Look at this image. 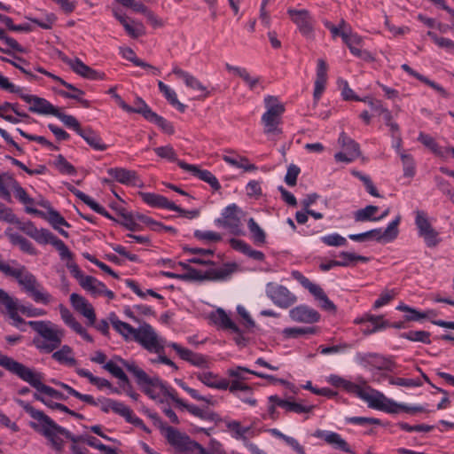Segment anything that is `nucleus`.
I'll return each instance as SVG.
<instances>
[{"instance_id":"1","label":"nucleus","mask_w":454,"mask_h":454,"mask_svg":"<svg viewBox=\"0 0 454 454\" xmlns=\"http://www.w3.org/2000/svg\"><path fill=\"white\" fill-rule=\"evenodd\" d=\"M16 402L31 418L38 422H30V427L45 436L56 450H61L63 448V440L59 436V434H62L72 442V454H88V449L80 444V442H84V435L75 436L72 434L71 432L56 424L43 411L35 409L23 400L17 399Z\"/></svg>"},{"instance_id":"2","label":"nucleus","mask_w":454,"mask_h":454,"mask_svg":"<svg viewBox=\"0 0 454 454\" xmlns=\"http://www.w3.org/2000/svg\"><path fill=\"white\" fill-rule=\"evenodd\" d=\"M109 319L113 327L125 340L132 338L149 351L160 353L163 350V346L159 343L158 335L151 325L143 322L139 328H134L129 324L119 320L115 314H111Z\"/></svg>"},{"instance_id":"3","label":"nucleus","mask_w":454,"mask_h":454,"mask_svg":"<svg viewBox=\"0 0 454 454\" xmlns=\"http://www.w3.org/2000/svg\"><path fill=\"white\" fill-rule=\"evenodd\" d=\"M0 271L8 277L14 278L21 289L35 302L48 304L51 301V294L43 291V287L35 276L29 272L25 266L14 269L0 260Z\"/></svg>"},{"instance_id":"4","label":"nucleus","mask_w":454,"mask_h":454,"mask_svg":"<svg viewBox=\"0 0 454 454\" xmlns=\"http://www.w3.org/2000/svg\"><path fill=\"white\" fill-rule=\"evenodd\" d=\"M33 330L47 341L34 340L36 348L46 353H51L58 348L64 337V330L51 321H29L27 323Z\"/></svg>"},{"instance_id":"5","label":"nucleus","mask_w":454,"mask_h":454,"mask_svg":"<svg viewBox=\"0 0 454 454\" xmlns=\"http://www.w3.org/2000/svg\"><path fill=\"white\" fill-rule=\"evenodd\" d=\"M116 361L120 362L129 372H131L136 380L138 386L145 384L160 388L164 395L168 396L174 402L177 398L176 393L174 389H170L167 385L162 382L158 377H150L143 369L138 367L135 362H129L122 359L121 356L114 357Z\"/></svg>"},{"instance_id":"6","label":"nucleus","mask_w":454,"mask_h":454,"mask_svg":"<svg viewBox=\"0 0 454 454\" xmlns=\"http://www.w3.org/2000/svg\"><path fill=\"white\" fill-rule=\"evenodd\" d=\"M267 111L262 116V121L264 124V132L268 135L278 136L282 134L279 128L281 123V114L285 111L283 105L278 103L277 98L268 96L264 99Z\"/></svg>"},{"instance_id":"7","label":"nucleus","mask_w":454,"mask_h":454,"mask_svg":"<svg viewBox=\"0 0 454 454\" xmlns=\"http://www.w3.org/2000/svg\"><path fill=\"white\" fill-rule=\"evenodd\" d=\"M237 269L238 265L236 263H225L223 268L209 270L204 273L195 268H192L186 273L180 275V280L197 282L223 280L230 277Z\"/></svg>"},{"instance_id":"8","label":"nucleus","mask_w":454,"mask_h":454,"mask_svg":"<svg viewBox=\"0 0 454 454\" xmlns=\"http://www.w3.org/2000/svg\"><path fill=\"white\" fill-rule=\"evenodd\" d=\"M12 188L15 197L23 204H33L34 200L30 198L24 188L17 182V180L8 172L0 175V195L7 202H12V196L8 190Z\"/></svg>"},{"instance_id":"9","label":"nucleus","mask_w":454,"mask_h":454,"mask_svg":"<svg viewBox=\"0 0 454 454\" xmlns=\"http://www.w3.org/2000/svg\"><path fill=\"white\" fill-rule=\"evenodd\" d=\"M401 221V216L398 215L393 220L388 226L381 232L380 229H373L359 234H350L348 238L354 241L363 242L369 239H374L377 241H392L394 240L398 233V225Z\"/></svg>"},{"instance_id":"10","label":"nucleus","mask_w":454,"mask_h":454,"mask_svg":"<svg viewBox=\"0 0 454 454\" xmlns=\"http://www.w3.org/2000/svg\"><path fill=\"white\" fill-rule=\"evenodd\" d=\"M21 370H18V377L28 383L32 387L36 389V393L42 395H47L52 399L55 397L56 389L43 383V374L33 371L28 367H20Z\"/></svg>"},{"instance_id":"11","label":"nucleus","mask_w":454,"mask_h":454,"mask_svg":"<svg viewBox=\"0 0 454 454\" xmlns=\"http://www.w3.org/2000/svg\"><path fill=\"white\" fill-rule=\"evenodd\" d=\"M241 214V209L236 204H231L224 208L222 217L217 218L215 223L228 229L233 235H240L242 233Z\"/></svg>"},{"instance_id":"12","label":"nucleus","mask_w":454,"mask_h":454,"mask_svg":"<svg viewBox=\"0 0 454 454\" xmlns=\"http://www.w3.org/2000/svg\"><path fill=\"white\" fill-rule=\"evenodd\" d=\"M287 14L290 16L292 21L297 26L300 33L310 37L314 32V20L310 12L306 9H293L287 10Z\"/></svg>"},{"instance_id":"13","label":"nucleus","mask_w":454,"mask_h":454,"mask_svg":"<svg viewBox=\"0 0 454 454\" xmlns=\"http://www.w3.org/2000/svg\"><path fill=\"white\" fill-rule=\"evenodd\" d=\"M267 295L271 301L281 308H288L296 301V297L286 287L269 283L266 289Z\"/></svg>"},{"instance_id":"14","label":"nucleus","mask_w":454,"mask_h":454,"mask_svg":"<svg viewBox=\"0 0 454 454\" xmlns=\"http://www.w3.org/2000/svg\"><path fill=\"white\" fill-rule=\"evenodd\" d=\"M19 96L26 103L29 104L28 110L32 113H36L43 115H53V113L57 108L45 98L35 95L24 94L21 91Z\"/></svg>"},{"instance_id":"15","label":"nucleus","mask_w":454,"mask_h":454,"mask_svg":"<svg viewBox=\"0 0 454 454\" xmlns=\"http://www.w3.org/2000/svg\"><path fill=\"white\" fill-rule=\"evenodd\" d=\"M168 442L179 452H189L192 439L173 427H168L165 431Z\"/></svg>"},{"instance_id":"16","label":"nucleus","mask_w":454,"mask_h":454,"mask_svg":"<svg viewBox=\"0 0 454 454\" xmlns=\"http://www.w3.org/2000/svg\"><path fill=\"white\" fill-rule=\"evenodd\" d=\"M138 195L141 197L145 203L151 207L168 208L178 213L184 212V209L176 206L174 202L169 201L166 197L162 195L144 192H139Z\"/></svg>"},{"instance_id":"17","label":"nucleus","mask_w":454,"mask_h":454,"mask_svg":"<svg viewBox=\"0 0 454 454\" xmlns=\"http://www.w3.org/2000/svg\"><path fill=\"white\" fill-rule=\"evenodd\" d=\"M70 302L73 308L88 319L89 325H94L96 323V314L92 305L82 295L72 294Z\"/></svg>"},{"instance_id":"18","label":"nucleus","mask_w":454,"mask_h":454,"mask_svg":"<svg viewBox=\"0 0 454 454\" xmlns=\"http://www.w3.org/2000/svg\"><path fill=\"white\" fill-rule=\"evenodd\" d=\"M178 166L190 173H192L194 176L199 179L207 183L211 188L215 191H218L221 189V185L217 180V178L208 170L200 169L196 165L188 164L184 161H178Z\"/></svg>"},{"instance_id":"19","label":"nucleus","mask_w":454,"mask_h":454,"mask_svg":"<svg viewBox=\"0 0 454 454\" xmlns=\"http://www.w3.org/2000/svg\"><path fill=\"white\" fill-rule=\"evenodd\" d=\"M0 304L5 307L9 317L14 321V325L19 326L20 324H24V319L19 316L20 306L19 301L10 296L7 292L0 288Z\"/></svg>"},{"instance_id":"20","label":"nucleus","mask_w":454,"mask_h":454,"mask_svg":"<svg viewBox=\"0 0 454 454\" xmlns=\"http://www.w3.org/2000/svg\"><path fill=\"white\" fill-rule=\"evenodd\" d=\"M48 77H51V79L59 82L61 85H63L64 87H66L67 89L70 90L71 91H75L76 94H70V92H67V91H65V90H59L58 93L63 97V98H72V99H74L76 101H78L79 103H81V105L84 107V108H89L90 104V101H88L87 99H84L82 98V96L84 95V91L76 88L75 86H74L73 84L66 82L65 80H63L61 77L59 76H57L51 73L48 74Z\"/></svg>"},{"instance_id":"21","label":"nucleus","mask_w":454,"mask_h":454,"mask_svg":"<svg viewBox=\"0 0 454 454\" xmlns=\"http://www.w3.org/2000/svg\"><path fill=\"white\" fill-rule=\"evenodd\" d=\"M289 314L293 320L307 324L316 323L320 318V315L317 310L304 305L292 309Z\"/></svg>"},{"instance_id":"22","label":"nucleus","mask_w":454,"mask_h":454,"mask_svg":"<svg viewBox=\"0 0 454 454\" xmlns=\"http://www.w3.org/2000/svg\"><path fill=\"white\" fill-rule=\"evenodd\" d=\"M270 403H276L278 406L284 408L287 412H294L297 414L309 413L314 410L315 405H303L301 403L294 401L284 400L278 395H270L269 397Z\"/></svg>"},{"instance_id":"23","label":"nucleus","mask_w":454,"mask_h":454,"mask_svg":"<svg viewBox=\"0 0 454 454\" xmlns=\"http://www.w3.org/2000/svg\"><path fill=\"white\" fill-rule=\"evenodd\" d=\"M168 346L172 348L183 360L199 367H204L207 365V359L202 355L194 353L175 342L170 343Z\"/></svg>"},{"instance_id":"24","label":"nucleus","mask_w":454,"mask_h":454,"mask_svg":"<svg viewBox=\"0 0 454 454\" xmlns=\"http://www.w3.org/2000/svg\"><path fill=\"white\" fill-rule=\"evenodd\" d=\"M172 73L183 79L184 84L192 90H197L202 91L204 93L203 97L207 98L209 95V91L207 90V87L202 84V82L197 79L195 76L191 74L188 72L182 70L178 67H175L172 70Z\"/></svg>"},{"instance_id":"25","label":"nucleus","mask_w":454,"mask_h":454,"mask_svg":"<svg viewBox=\"0 0 454 454\" xmlns=\"http://www.w3.org/2000/svg\"><path fill=\"white\" fill-rule=\"evenodd\" d=\"M196 378L208 387L225 390L229 387V381L211 372H202L195 374Z\"/></svg>"},{"instance_id":"26","label":"nucleus","mask_w":454,"mask_h":454,"mask_svg":"<svg viewBox=\"0 0 454 454\" xmlns=\"http://www.w3.org/2000/svg\"><path fill=\"white\" fill-rule=\"evenodd\" d=\"M175 403L176 404H178L179 406L187 410L191 414H192L200 419L210 420V421H219L220 420L218 415L215 412L206 411L195 405L185 403L182 399H180L178 397L176 399Z\"/></svg>"},{"instance_id":"27","label":"nucleus","mask_w":454,"mask_h":454,"mask_svg":"<svg viewBox=\"0 0 454 454\" xmlns=\"http://www.w3.org/2000/svg\"><path fill=\"white\" fill-rule=\"evenodd\" d=\"M142 116L147 121L155 123L160 127L165 133L172 135L175 132L173 125L163 117L158 115L152 109H145L142 112Z\"/></svg>"},{"instance_id":"28","label":"nucleus","mask_w":454,"mask_h":454,"mask_svg":"<svg viewBox=\"0 0 454 454\" xmlns=\"http://www.w3.org/2000/svg\"><path fill=\"white\" fill-rule=\"evenodd\" d=\"M87 144L91 146L93 149L98 151H105L106 149V145L102 142L100 136L93 130L91 128L82 129L79 134Z\"/></svg>"},{"instance_id":"29","label":"nucleus","mask_w":454,"mask_h":454,"mask_svg":"<svg viewBox=\"0 0 454 454\" xmlns=\"http://www.w3.org/2000/svg\"><path fill=\"white\" fill-rule=\"evenodd\" d=\"M107 173L117 182L123 184H130L136 178L137 173L123 168H113L107 170Z\"/></svg>"},{"instance_id":"30","label":"nucleus","mask_w":454,"mask_h":454,"mask_svg":"<svg viewBox=\"0 0 454 454\" xmlns=\"http://www.w3.org/2000/svg\"><path fill=\"white\" fill-rule=\"evenodd\" d=\"M225 68L228 72H231L235 75L240 77L251 90H253L260 81L259 77H252L249 72L244 67H235L226 63Z\"/></svg>"},{"instance_id":"31","label":"nucleus","mask_w":454,"mask_h":454,"mask_svg":"<svg viewBox=\"0 0 454 454\" xmlns=\"http://www.w3.org/2000/svg\"><path fill=\"white\" fill-rule=\"evenodd\" d=\"M225 68L228 72H231L235 75L240 77L251 90H253L260 81L259 77H252L249 72L244 67H235L226 63Z\"/></svg>"},{"instance_id":"32","label":"nucleus","mask_w":454,"mask_h":454,"mask_svg":"<svg viewBox=\"0 0 454 454\" xmlns=\"http://www.w3.org/2000/svg\"><path fill=\"white\" fill-rule=\"evenodd\" d=\"M225 68L228 72H231L235 75L240 77L251 90H253L260 81L259 77H252L249 72L244 67H235L226 63Z\"/></svg>"},{"instance_id":"33","label":"nucleus","mask_w":454,"mask_h":454,"mask_svg":"<svg viewBox=\"0 0 454 454\" xmlns=\"http://www.w3.org/2000/svg\"><path fill=\"white\" fill-rule=\"evenodd\" d=\"M210 318L215 324L221 325L225 329H231L232 332L239 333V328L231 321L223 309H217L215 312L211 314Z\"/></svg>"},{"instance_id":"34","label":"nucleus","mask_w":454,"mask_h":454,"mask_svg":"<svg viewBox=\"0 0 454 454\" xmlns=\"http://www.w3.org/2000/svg\"><path fill=\"white\" fill-rule=\"evenodd\" d=\"M70 67L74 73L83 78L94 80L101 77L96 70L84 64L78 58L74 59V62L71 64Z\"/></svg>"},{"instance_id":"35","label":"nucleus","mask_w":454,"mask_h":454,"mask_svg":"<svg viewBox=\"0 0 454 454\" xmlns=\"http://www.w3.org/2000/svg\"><path fill=\"white\" fill-rule=\"evenodd\" d=\"M80 286L95 296L101 295L105 292V284L91 276H86Z\"/></svg>"},{"instance_id":"36","label":"nucleus","mask_w":454,"mask_h":454,"mask_svg":"<svg viewBox=\"0 0 454 454\" xmlns=\"http://www.w3.org/2000/svg\"><path fill=\"white\" fill-rule=\"evenodd\" d=\"M325 442L336 450L355 454L348 443L337 433L328 432L325 435Z\"/></svg>"},{"instance_id":"37","label":"nucleus","mask_w":454,"mask_h":454,"mask_svg":"<svg viewBox=\"0 0 454 454\" xmlns=\"http://www.w3.org/2000/svg\"><path fill=\"white\" fill-rule=\"evenodd\" d=\"M378 404L380 407H375L376 410L383 411L388 413H398L403 411V404L397 403L395 401L387 398L383 394H379Z\"/></svg>"},{"instance_id":"38","label":"nucleus","mask_w":454,"mask_h":454,"mask_svg":"<svg viewBox=\"0 0 454 454\" xmlns=\"http://www.w3.org/2000/svg\"><path fill=\"white\" fill-rule=\"evenodd\" d=\"M121 24L123 26L125 31L131 38H138L145 33L144 25L141 22H137L130 18H128L124 22Z\"/></svg>"},{"instance_id":"39","label":"nucleus","mask_w":454,"mask_h":454,"mask_svg":"<svg viewBox=\"0 0 454 454\" xmlns=\"http://www.w3.org/2000/svg\"><path fill=\"white\" fill-rule=\"evenodd\" d=\"M103 368L120 380L121 388L130 384L129 380L123 370L119 367L114 361L106 363Z\"/></svg>"},{"instance_id":"40","label":"nucleus","mask_w":454,"mask_h":454,"mask_svg":"<svg viewBox=\"0 0 454 454\" xmlns=\"http://www.w3.org/2000/svg\"><path fill=\"white\" fill-rule=\"evenodd\" d=\"M320 302V307L328 311L335 312L336 306L332 301L329 300L323 288L317 285V287L310 293Z\"/></svg>"},{"instance_id":"41","label":"nucleus","mask_w":454,"mask_h":454,"mask_svg":"<svg viewBox=\"0 0 454 454\" xmlns=\"http://www.w3.org/2000/svg\"><path fill=\"white\" fill-rule=\"evenodd\" d=\"M0 366L7 370L12 374H15L18 376V373L16 372L18 370H21L20 367H26L23 364L19 363L18 361L14 360L13 358L3 355L0 353ZM4 376V372L0 371V379Z\"/></svg>"},{"instance_id":"42","label":"nucleus","mask_w":454,"mask_h":454,"mask_svg":"<svg viewBox=\"0 0 454 454\" xmlns=\"http://www.w3.org/2000/svg\"><path fill=\"white\" fill-rule=\"evenodd\" d=\"M369 105L372 109H380L383 112V118L386 125L390 128L392 132H397L399 130V126L397 123L392 121L391 113L385 107H383L382 104L379 100H370Z\"/></svg>"},{"instance_id":"43","label":"nucleus","mask_w":454,"mask_h":454,"mask_svg":"<svg viewBox=\"0 0 454 454\" xmlns=\"http://www.w3.org/2000/svg\"><path fill=\"white\" fill-rule=\"evenodd\" d=\"M379 210L377 206L368 205L364 208L358 209L354 213V218L356 222H366V221H375L373 215Z\"/></svg>"},{"instance_id":"44","label":"nucleus","mask_w":454,"mask_h":454,"mask_svg":"<svg viewBox=\"0 0 454 454\" xmlns=\"http://www.w3.org/2000/svg\"><path fill=\"white\" fill-rule=\"evenodd\" d=\"M6 235L8 236L10 241L13 245L20 246V249L28 254H34L35 253V248L33 247L32 243L17 233H10L6 231Z\"/></svg>"},{"instance_id":"45","label":"nucleus","mask_w":454,"mask_h":454,"mask_svg":"<svg viewBox=\"0 0 454 454\" xmlns=\"http://www.w3.org/2000/svg\"><path fill=\"white\" fill-rule=\"evenodd\" d=\"M53 116L59 118L67 128L73 129L77 134L82 129L75 117L63 114L58 108L53 113Z\"/></svg>"},{"instance_id":"46","label":"nucleus","mask_w":454,"mask_h":454,"mask_svg":"<svg viewBox=\"0 0 454 454\" xmlns=\"http://www.w3.org/2000/svg\"><path fill=\"white\" fill-rule=\"evenodd\" d=\"M400 336L401 338L409 340L411 341L422 342L426 344L431 343V333L427 331H410L407 333H403Z\"/></svg>"},{"instance_id":"47","label":"nucleus","mask_w":454,"mask_h":454,"mask_svg":"<svg viewBox=\"0 0 454 454\" xmlns=\"http://www.w3.org/2000/svg\"><path fill=\"white\" fill-rule=\"evenodd\" d=\"M76 372L81 377L87 378L91 384L96 385L99 388H102V387L112 388V384L110 383L109 380H107L106 379L95 377L89 371L79 368V369H76Z\"/></svg>"},{"instance_id":"48","label":"nucleus","mask_w":454,"mask_h":454,"mask_svg":"<svg viewBox=\"0 0 454 454\" xmlns=\"http://www.w3.org/2000/svg\"><path fill=\"white\" fill-rule=\"evenodd\" d=\"M338 84L341 90V96L344 100H355V101H364L369 104V101L372 100L369 98H360L356 96L352 89L349 87L348 82L345 80L340 79L338 81Z\"/></svg>"},{"instance_id":"49","label":"nucleus","mask_w":454,"mask_h":454,"mask_svg":"<svg viewBox=\"0 0 454 454\" xmlns=\"http://www.w3.org/2000/svg\"><path fill=\"white\" fill-rule=\"evenodd\" d=\"M71 353L72 348L67 345H64L59 350L53 353L52 357L59 363L75 365L76 360L69 356Z\"/></svg>"},{"instance_id":"50","label":"nucleus","mask_w":454,"mask_h":454,"mask_svg":"<svg viewBox=\"0 0 454 454\" xmlns=\"http://www.w3.org/2000/svg\"><path fill=\"white\" fill-rule=\"evenodd\" d=\"M248 229L252 234L253 239L255 244L262 245L265 243L266 235L264 231L256 223V222L250 218L247 223Z\"/></svg>"},{"instance_id":"51","label":"nucleus","mask_w":454,"mask_h":454,"mask_svg":"<svg viewBox=\"0 0 454 454\" xmlns=\"http://www.w3.org/2000/svg\"><path fill=\"white\" fill-rule=\"evenodd\" d=\"M112 411L116 414L123 417L127 422L131 423L134 419L133 411L124 403L115 401L112 403Z\"/></svg>"},{"instance_id":"52","label":"nucleus","mask_w":454,"mask_h":454,"mask_svg":"<svg viewBox=\"0 0 454 454\" xmlns=\"http://www.w3.org/2000/svg\"><path fill=\"white\" fill-rule=\"evenodd\" d=\"M366 319H368L367 322H370L373 325V328L371 329L369 332H364V334H372L379 330L384 329L390 325V323L388 321L383 319V316H374L367 314Z\"/></svg>"},{"instance_id":"53","label":"nucleus","mask_w":454,"mask_h":454,"mask_svg":"<svg viewBox=\"0 0 454 454\" xmlns=\"http://www.w3.org/2000/svg\"><path fill=\"white\" fill-rule=\"evenodd\" d=\"M176 383L195 400L203 401L208 405H215V402L211 397L200 395L196 389L188 387L181 380H176Z\"/></svg>"},{"instance_id":"54","label":"nucleus","mask_w":454,"mask_h":454,"mask_svg":"<svg viewBox=\"0 0 454 454\" xmlns=\"http://www.w3.org/2000/svg\"><path fill=\"white\" fill-rule=\"evenodd\" d=\"M415 223L419 230V235L433 228L427 218V214L424 211H416Z\"/></svg>"},{"instance_id":"55","label":"nucleus","mask_w":454,"mask_h":454,"mask_svg":"<svg viewBox=\"0 0 454 454\" xmlns=\"http://www.w3.org/2000/svg\"><path fill=\"white\" fill-rule=\"evenodd\" d=\"M35 232L33 239L40 244H51L53 246L55 240L58 239V238L47 229H37Z\"/></svg>"},{"instance_id":"56","label":"nucleus","mask_w":454,"mask_h":454,"mask_svg":"<svg viewBox=\"0 0 454 454\" xmlns=\"http://www.w3.org/2000/svg\"><path fill=\"white\" fill-rule=\"evenodd\" d=\"M47 221L55 230H59V225L70 227V224L65 220V218L53 208H50V211H48Z\"/></svg>"},{"instance_id":"57","label":"nucleus","mask_w":454,"mask_h":454,"mask_svg":"<svg viewBox=\"0 0 454 454\" xmlns=\"http://www.w3.org/2000/svg\"><path fill=\"white\" fill-rule=\"evenodd\" d=\"M379 394L381 393L379 391H375L373 395L369 394L359 386L356 395L359 396L361 399L366 401L370 408L375 409V407H380V405L378 404V401L380 399Z\"/></svg>"},{"instance_id":"58","label":"nucleus","mask_w":454,"mask_h":454,"mask_svg":"<svg viewBox=\"0 0 454 454\" xmlns=\"http://www.w3.org/2000/svg\"><path fill=\"white\" fill-rule=\"evenodd\" d=\"M316 329L314 327H291L286 328L283 333L288 338H298L301 335L313 334Z\"/></svg>"},{"instance_id":"59","label":"nucleus","mask_w":454,"mask_h":454,"mask_svg":"<svg viewBox=\"0 0 454 454\" xmlns=\"http://www.w3.org/2000/svg\"><path fill=\"white\" fill-rule=\"evenodd\" d=\"M227 427L235 432L237 438H240L244 442L247 440V434L250 433L252 429L250 427H242L240 423L235 420L227 423Z\"/></svg>"},{"instance_id":"60","label":"nucleus","mask_w":454,"mask_h":454,"mask_svg":"<svg viewBox=\"0 0 454 454\" xmlns=\"http://www.w3.org/2000/svg\"><path fill=\"white\" fill-rule=\"evenodd\" d=\"M154 152L159 157L162 159H168L170 161H176L177 163L179 161L177 160L176 153L171 145L154 148Z\"/></svg>"},{"instance_id":"61","label":"nucleus","mask_w":454,"mask_h":454,"mask_svg":"<svg viewBox=\"0 0 454 454\" xmlns=\"http://www.w3.org/2000/svg\"><path fill=\"white\" fill-rule=\"evenodd\" d=\"M341 38L347 44L348 49H350V47H355L356 45H361V43H363V38L357 34L351 33L350 28L348 31L341 32Z\"/></svg>"},{"instance_id":"62","label":"nucleus","mask_w":454,"mask_h":454,"mask_svg":"<svg viewBox=\"0 0 454 454\" xmlns=\"http://www.w3.org/2000/svg\"><path fill=\"white\" fill-rule=\"evenodd\" d=\"M301 173V168L294 165L290 164L287 168V171L285 176V182L289 186H294L297 183V177L299 174Z\"/></svg>"},{"instance_id":"63","label":"nucleus","mask_w":454,"mask_h":454,"mask_svg":"<svg viewBox=\"0 0 454 454\" xmlns=\"http://www.w3.org/2000/svg\"><path fill=\"white\" fill-rule=\"evenodd\" d=\"M420 236L424 239L425 243L429 247H436L441 241L439 239V233L434 228L422 233Z\"/></svg>"},{"instance_id":"64","label":"nucleus","mask_w":454,"mask_h":454,"mask_svg":"<svg viewBox=\"0 0 454 454\" xmlns=\"http://www.w3.org/2000/svg\"><path fill=\"white\" fill-rule=\"evenodd\" d=\"M322 241L330 247H341L347 244V239L337 233L323 237Z\"/></svg>"}]
</instances>
